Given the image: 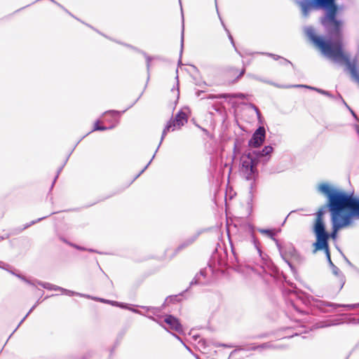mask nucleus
Listing matches in <instances>:
<instances>
[{
    "mask_svg": "<svg viewBox=\"0 0 359 359\" xmlns=\"http://www.w3.org/2000/svg\"><path fill=\"white\" fill-rule=\"evenodd\" d=\"M317 191L327 198V207L330 212L332 232L326 231L327 245L330 238L336 239L337 232L351 225L353 218H359V199L343 191L337 189L326 182L318 185Z\"/></svg>",
    "mask_w": 359,
    "mask_h": 359,
    "instance_id": "obj_1",
    "label": "nucleus"
},
{
    "mask_svg": "<svg viewBox=\"0 0 359 359\" xmlns=\"http://www.w3.org/2000/svg\"><path fill=\"white\" fill-rule=\"evenodd\" d=\"M340 23L337 27L330 25L323 27L330 40L325 41L323 37L316 34L315 29L311 26L304 28V32L312 43L320 49L321 53L327 59L339 65H346L353 80L359 83V72L357 69V57L350 60L349 55L343 50V27L344 22L342 19L337 18Z\"/></svg>",
    "mask_w": 359,
    "mask_h": 359,
    "instance_id": "obj_2",
    "label": "nucleus"
},
{
    "mask_svg": "<svg viewBox=\"0 0 359 359\" xmlns=\"http://www.w3.org/2000/svg\"><path fill=\"white\" fill-rule=\"evenodd\" d=\"M300 8L303 18H308L313 11L322 10L324 14L320 18V23L323 27L330 25L338 26L339 22L337 20L338 15L345 10V6L339 4L337 0H294Z\"/></svg>",
    "mask_w": 359,
    "mask_h": 359,
    "instance_id": "obj_3",
    "label": "nucleus"
},
{
    "mask_svg": "<svg viewBox=\"0 0 359 359\" xmlns=\"http://www.w3.org/2000/svg\"><path fill=\"white\" fill-rule=\"evenodd\" d=\"M240 172L247 180H255L258 175L256 159L249 153L243 154L241 158Z\"/></svg>",
    "mask_w": 359,
    "mask_h": 359,
    "instance_id": "obj_4",
    "label": "nucleus"
},
{
    "mask_svg": "<svg viewBox=\"0 0 359 359\" xmlns=\"http://www.w3.org/2000/svg\"><path fill=\"white\" fill-rule=\"evenodd\" d=\"M325 206L321 208L317 212L316 222L313 226V233L316 235L317 245L324 246L325 245V240L327 238L326 234L325 224L323 221V215L325 213Z\"/></svg>",
    "mask_w": 359,
    "mask_h": 359,
    "instance_id": "obj_5",
    "label": "nucleus"
},
{
    "mask_svg": "<svg viewBox=\"0 0 359 359\" xmlns=\"http://www.w3.org/2000/svg\"><path fill=\"white\" fill-rule=\"evenodd\" d=\"M187 121L188 118L186 113L182 111H180L176 114L175 119L170 120V121L168 122L167 125L165 126V128L163 130L161 141L155 151V154L157 152L158 148L160 147L167 133L169 132L170 130L173 131L176 129L180 128L182 126L187 123Z\"/></svg>",
    "mask_w": 359,
    "mask_h": 359,
    "instance_id": "obj_6",
    "label": "nucleus"
},
{
    "mask_svg": "<svg viewBox=\"0 0 359 359\" xmlns=\"http://www.w3.org/2000/svg\"><path fill=\"white\" fill-rule=\"evenodd\" d=\"M313 253H314V254L316 253V252L320 251V250L324 251V252L325 253L327 260L329 263L330 266L332 269V273L336 276H337L339 278V285L338 290L339 291L341 290L345 283L344 277L341 273L339 269L337 266H336L332 262L331 257H330V250H329V246L327 245V242L325 241V245L324 246H320V247H318L317 245V242H315L313 243Z\"/></svg>",
    "mask_w": 359,
    "mask_h": 359,
    "instance_id": "obj_7",
    "label": "nucleus"
},
{
    "mask_svg": "<svg viewBox=\"0 0 359 359\" xmlns=\"http://www.w3.org/2000/svg\"><path fill=\"white\" fill-rule=\"evenodd\" d=\"M127 109H125V110H123L122 111H116V110H109V111H105L103 114V116H106L107 114H110L111 118H113V120L111 121L112 123V124L110 126H109V127L100 126L99 125L100 124V121H97L95 123L94 128H93V130L92 131H95V130H109V129L114 128V127H116L119 123L118 117L123 113H124Z\"/></svg>",
    "mask_w": 359,
    "mask_h": 359,
    "instance_id": "obj_8",
    "label": "nucleus"
},
{
    "mask_svg": "<svg viewBox=\"0 0 359 359\" xmlns=\"http://www.w3.org/2000/svg\"><path fill=\"white\" fill-rule=\"evenodd\" d=\"M276 247L283 259L287 263V264L290 268H292V265L289 262L288 259L289 257H294L297 255V251L294 245L292 243H286L284 245H282L279 243V245H276Z\"/></svg>",
    "mask_w": 359,
    "mask_h": 359,
    "instance_id": "obj_9",
    "label": "nucleus"
},
{
    "mask_svg": "<svg viewBox=\"0 0 359 359\" xmlns=\"http://www.w3.org/2000/svg\"><path fill=\"white\" fill-rule=\"evenodd\" d=\"M273 151V148L270 146H265L262 151H253L252 152H249L250 155L256 161L259 163H262V164H266L271 158V154Z\"/></svg>",
    "mask_w": 359,
    "mask_h": 359,
    "instance_id": "obj_10",
    "label": "nucleus"
},
{
    "mask_svg": "<svg viewBox=\"0 0 359 359\" xmlns=\"http://www.w3.org/2000/svg\"><path fill=\"white\" fill-rule=\"evenodd\" d=\"M318 307L323 312H331L339 307L345 308L346 309V310H351L356 308H359V303L353 304H339L325 302H320L318 304Z\"/></svg>",
    "mask_w": 359,
    "mask_h": 359,
    "instance_id": "obj_11",
    "label": "nucleus"
},
{
    "mask_svg": "<svg viewBox=\"0 0 359 359\" xmlns=\"http://www.w3.org/2000/svg\"><path fill=\"white\" fill-rule=\"evenodd\" d=\"M266 130L264 127L259 126L253 133L248 144L251 147L257 148L260 147L265 140Z\"/></svg>",
    "mask_w": 359,
    "mask_h": 359,
    "instance_id": "obj_12",
    "label": "nucleus"
},
{
    "mask_svg": "<svg viewBox=\"0 0 359 359\" xmlns=\"http://www.w3.org/2000/svg\"><path fill=\"white\" fill-rule=\"evenodd\" d=\"M254 79L257 80V81H262V82H264V83H269V84L273 85V86L278 87V88H291V87H294V88H309V89H311V90H314L317 91L318 93H320L322 95H326V96L330 97H332V95L330 94V93L329 91L324 90L320 89V88L311 87V86H306V85H293V86H280L278 84H276V83H273L272 81L263 79L259 78L258 76H254Z\"/></svg>",
    "mask_w": 359,
    "mask_h": 359,
    "instance_id": "obj_13",
    "label": "nucleus"
},
{
    "mask_svg": "<svg viewBox=\"0 0 359 359\" xmlns=\"http://www.w3.org/2000/svg\"><path fill=\"white\" fill-rule=\"evenodd\" d=\"M247 95L244 93H222L218 95L208 94L201 97V99H220V98H239L245 99Z\"/></svg>",
    "mask_w": 359,
    "mask_h": 359,
    "instance_id": "obj_14",
    "label": "nucleus"
},
{
    "mask_svg": "<svg viewBox=\"0 0 359 359\" xmlns=\"http://www.w3.org/2000/svg\"><path fill=\"white\" fill-rule=\"evenodd\" d=\"M164 322L168 324L170 329L177 332H182V326L179 320L172 315H167L164 319Z\"/></svg>",
    "mask_w": 359,
    "mask_h": 359,
    "instance_id": "obj_15",
    "label": "nucleus"
},
{
    "mask_svg": "<svg viewBox=\"0 0 359 359\" xmlns=\"http://www.w3.org/2000/svg\"><path fill=\"white\" fill-rule=\"evenodd\" d=\"M0 268L1 269H3L7 271H8L9 273H11V274L17 276L18 278H19L20 279H21L22 280H23L24 282H25L26 283L30 285H35V283L34 282H32L31 280H28L27 278H26L25 276L20 275V274H18V273H15L14 271H13L12 270L10 269V266L7 264H5L2 262H0Z\"/></svg>",
    "mask_w": 359,
    "mask_h": 359,
    "instance_id": "obj_16",
    "label": "nucleus"
},
{
    "mask_svg": "<svg viewBox=\"0 0 359 359\" xmlns=\"http://www.w3.org/2000/svg\"><path fill=\"white\" fill-rule=\"evenodd\" d=\"M200 233H196L194 235H192L191 236L189 237L188 238H187L184 241H183L177 248V250H181L185 248H187V246L190 245L191 244H192L196 239L198 237Z\"/></svg>",
    "mask_w": 359,
    "mask_h": 359,
    "instance_id": "obj_17",
    "label": "nucleus"
},
{
    "mask_svg": "<svg viewBox=\"0 0 359 359\" xmlns=\"http://www.w3.org/2000/svg\"><path fill=\"white\" fill-rule=\"evenodd\" d=\"M259 232L263 235H266L268 237L271 238L275 242L276 245H279V241L275 238V233L273 230L267 229H259Z\"/></svg>",
    "mask_w": 359,
    "mask_h": 359,
    "instance_id": "obj_18",
    "label": "nucleus"
},
{
    "mask_svg": "<svg viewBox=\"0 0 359 359\" xmlns=\"http://www.w3.org/2000/svg\"><path fill=\"white\" fill-rule=\"evenodd\" d=\"M338 324L339 323L337 320H327L318 323L316 324V328H323Z\"/></svg>",
    "mask_w": 359,
    "mask_h": 359,
    "instance_id": "obj_19",
    "label": "nucleus"
},
{
    "mask_svg": "<svg viewBox=\"0 0 359 359\" xmlns=\"http://www.w3.org/2000/svg\"><path fill=\"white\" fill-rule=\"evenodd\" d=\"M201 277H205V270H201L199 273L196 275L194 280L191 282V285L203 283L202 281L201 280Z\"/></svg>",
    "mask_w": 359,
    "mask_h": 359,
    "instance_id": "obj_20",
    "label": "nucleus"
},
{
    "mask_svg": "<svg viewBox=\"0 0 359 359\" xmlns=\"http://www.w3.org/2000/svg\"><path fill=\"white\" fill-rule=\"evenodd\" d=\"M62 292H63L65 294H66L67 296H70V297L71 296H74V295H76V296H79V297L90 298V295L83 294H81V293H79V292H74V291H72V290H67V289H65V288H63Z\"/></svg>",
    "mask_w": 359,
    "mask_h": 359,
    "instance_id": "obj_21",
    "label": "nucleus"
},
{
    "mask_svg": "<svg viewBox=\"0 0 359 359\" xmlns=\"http://www.w3.org/2000/svg\"><path fill=\"white\" fill-rule=\"evenodd\" d=\"M90 299H95V300H97V301H99L100 302H102V303H106V304H111L112 306L114 305H118V302H116V301H111V300H107V299H102V298H97V297H91Z\"/></svg>",
    "mask_w": 359,
    "mask_h": 359,
    "instance_id": "obj_22",
    "label": "nucleus"
},
{
    "mask_svg": "<svg viewBox=\"0 0 359 359\" xmlns=\"http://www.w3.org/2000/svg\"><path fill=\"white\" fill-rule=\"evenodd\" d=\"M149 319L156 322V323H158L159 325H161V327H163V328L166 329L165 327L163 325V323L161 321V316H156V317H154V316H146Z\"/></svg>",
    "mask_w": 359,
    "mask_h": 359,
    "instance_id": "obj_23",
    "label": "nucleus"
},
{
    "mask_svg": "<svg viewBox=\"0 0 359 359\" xmlns=\"http://www.w3.org/2000/svg\"><path fill=\"white\" fill-rule=\"evenodd\" d=\"M258 351H262L264 349L273 348L275 346L271 343H264L260 345H257Z\"/></svg>",
    "mask_w": 359,
    "mask_h": 359,
    "instance_id": "obj_24",
    "label": "nucleus"
},
{
    "mask_svg": "<svg viewBox=\"0 0 359 359\" xmlns=\"http://www.w3.org/2000/svg\"><path fill=\"white\" fill-rule=\"evenodd\" d=\"M35 283L36 284L41 285V287H43V288L46 289V290H53V284H51V283H46V282H41V281H39V280H36Z\"/></svg>",
    "mask_w": 359,
    "mask_h": 359,
    "instance_id": "obj_25",
    "label": "nucleus"
},
{
    "mask_svg": "<svg viewBox=\"0 0 359 359\" xmlns=\"http://www.w3.org/2000/svg\"><path fill=\"white\" fill-rule=\"evenodd\" d=\"M39 300L36 302V303L30 309V310L28 311V313L26 314V316L21 320L14 332L20 326V325L23 323V321L27 318V317L33 311V310L37 306V305L39 304Z\"/></svg>",
    "mask_w": 359,
    "mask_h": 359,
    "instance_id": "obj_26",
    "label": "nucleus"
},
{
    "mask_svg": "<svg viewBox=\"0 0 359 359\" xmlns=\"http://www.w3.org/2000/svg\"><path fill=\"white\" fill-rule=\"evenodd\" d=\"M222 24L223 27H224V29H225L226 32H227V34H228V36H229V40H230V41H231V44H232V45H233V46L234 47V48H235L236 51V52H238V53L240 54V53L237 50V49H236V48L235 43H234V41H233V37H232L231 34H230L229 31V30L225 27V26H224V25L223 22H222Z\"/></svg>",
    "mask_w": 359,
    "mask_h": 359,
    "instance_id": "obj_27",
    "label": "nucleus"
},
{
    "mask_svg": "<svg viewBox=\"0 0 359 359\" xmlns=\"http://www.w3.org/2000/svg\"><path fill=\"white\" fill-rule=\"evenodd\" d=\"M154 156H155V154H154V156H152V158L149 161V162L146 165V166L135 176V177L133 179V182L134 180H135L137 177H139L145 171V170L148 168V166L151 163V161L154 159Z\"/></svg>",
    "mask_w": 359,
    "mask_h": 359,
    "instance_id": "obj_28",
    "label": "nucleus"
},
{
    "mask_svg": "<svg viewBox=\"0 0 359 359\" xmlns=\"http://www.w3.org/2000/svg\"><path fill=\"white\" fill-rule=\"evenodd\" d=\"M46 217V216L43 217H41V218H39L37 220H33V221H32L30 223L27 224H26V225H25V226L22 229V230H21V231H22V230H24V229H25L28 228V227H29V226H30L31 225L34 224H36V222H39V221H41L42 219H45Z\"/></svg>",
    "mask_w": 359,
    "mask_h": 359,
    "instance_id": "obj_29",
    "label": "nucleus"
},
{
    "mask_svg": "<svg viewBox=\"0 0 359 359\" xmlns=\"http://www.w3.org/2000/svg\"><path fill=\"white\" fill-rule=\"evenodd\" d=\"M260 54H262V55H266L271 57H272L273 60H280V56L278 55H276V54H273V53H259Z\"/></svg>",
    "mask_w": 359,
    "mask_h": 359,
    "instance_id": "obj_30",
    "label": "nucleus"
},
{
    "mask_svg": "<svg viewBox=\"0 0 359 359\" xmlns=\"http://www.w3.org/2000/svg\"><path fill=\"white\" fill-rule=\"evenodd\" d=\"M143 309H145L147 311H151L154 315H156L158 309L155 307H147V306H141Z\"/></svg>",
    "mask_w": 359,
    "mask_h": 359,
    "instance_id": "obj_31",
    "label": "nucleus"
},
{
    "mask_svg": "<svg viewBox=\"0 0 359 359\" xmlns=\"http://www.w3.org/2000/svg\"><path fill=\"white\" fill-rule=\"evenodd\" d=\"M184 22H182V33H181V50L180 54L182 53L183 46H184Z\"/></svg>",
    "mask_w": 359,
    "mask_h": 359,
    "instance_id": "obj_32",
    "label": "nucleus"
},
{
    "mask_svg": "<svg viewBox=\"0 0 359 359\" xmlns=\"http://www.w3.org/2000/svg\"><path fill=\"white\" fill-rule=\"evenodd\" d=\"M280 64L282 65H292V63L290 61H289L288 60H287L284 57H282L280 59Z\"/></svg>",
    "mask_w": 359,
    "mask_h": 359,
    "instance_id": "obj_33",
    "label": "nucleus"
},
{
    "mask_svg": "<svg viewBox=\"0 0 359 359\" xmlns=\"http://www.w3.org/2000/svg\"><path fill=\"white\" fill-rule=\"evenodd\" d=\"M144 56L146 57V61H147V71L149 72V69H150V62H151V57L148 56L145 53H144Z\"/></svg>",
    "mask_w": 359,
    "mask_h": 359,
    "instance_id": "obj_34",
    "label": "nucleus"
},
{
    "mask_svg": "<svg viewBox=\"0 0 359 359\" xmlns=\"http://www.w3.org/2000/svg\"><path fill=\"white\" fill-rule=\"evenodd\" d=\"M114 306H118V307H121V308L125 309H130V307L128 305L123 304V303H121V302H118V305H114Z\"/></svg>",
    "mask_w": 359,
    "mask_h": 359,
    "instance_id": "obj_35",
    "label": "nucleus"
},
{
    "mask_svg": "<svg viewBox=\"0 0 359 359\" xmlns=\"http://www.w3.org/2000/svg\"><path fill=\"white\" fill-rule=\"evenodd\" d=\"M290 306L292 307L294 310H295L298 313H302V311L297 307V306L294 304L292 300L290 302Z\"/></svg>",
    "mask_w": 359,
    "mask_h": 359,
    "instance_id": "obj_36",
    "label": "nucleus"
},
{
    "mask_svg": "<svg viewBox=\"0 0 359 359\" xmlns=\"http://www.w3.org/2000/svg\"><path fill=\"white\" fill-rule=\"evenodd\" d=\"M339 98L342 100L343 103H344V104H345V105H346V106L349 109V110L351 111V112L352 115H353L355 118H356V115H355V112H354L353 110H351V109L348 107V105H347V104L345 102V101L342 99V97H341V95H339Z\"/></svg>",
    "mask_w": 359,
    "mask_h": 359,
    "instance_id": "obj_37",
    "label": "nucleus"
},
{
    "mask_svg": "<svg viewBox=\"0 0 359 359\" xmlns=\"http://www.w3.org/2000/svg\"><path fill=\"white\" fill-rule=\"evenodd\" d=\"M257 346L252 345L249 348H246V350L247 351H249V350H252V351L258 350V348H257ZM241 350H245V348H241Z\"/></svg>",
    "mask_w": 359,
    "mask_h": 359,
    "instance_id": "obj_38",
    "label": "nucleus"
},
{
    "mask_svg": "<svg viewBox=\"0 0 359 359\" xmlns=\"http://www.w3.org/2000/svg\"><path fill=\"white\" fill-rule=\"evenodd\" d=\"M62 290H63V287H61L55 285H53V290H52L62 292Z\"/></svg>",
    "mask_w": 359,
    "mask_h": 359,
    "instance_id": "obj_39",
    "label": "nucleus"
},
{
    "mask_svg": "<svg viewBox=\"0 0 359 359\" xmlns=\"http://www.w3.org/2000/svg\"><path fill=\"white\" fill-rule=\"evenodd\" d=\"M245 69L243 68L242 70L240 72L238 76H237L236 80L239 79L245 74Z\"/></svg>",
    "mask_w": 359,
    "mask_h": 359,
    "instance_id": "obj_40",
    "label": "nucleus"
},
{
    "mask_svg": "<svg viewBox=\"0 0 359 359\" xmlns=\"http://www.w3.org/2000/svg\"><path fill=\"white\" fill-rule=\"evenodd\" d=\"M129 310L133 311V312H134V313H135L143 315L142 313L140 311L137 310V309H133V308L130 307V309H129Z\"/></svg>",
    "mask_w": 359,
    "mask_h": 359,
    "instance_id": "obj_41",
    "label": "nucleus"
},
{
    "mask_svg": "<svg viewBox=\"0 0 359 359\" xmlns=\"http://www.w3.org/2000/svg\"><path fill=\"white\" fill-rule=\"evenodd\" d=\"M62 169V167H61V168L57 170V175L55 176V179H54V182H53V184H54V183H55V182L56 179L57 178V177H58V175H59L60 172H61ZM53 184H52V187H53Z\"/></svg>",
    "mask_w": 359,
    "mask_h": 359,
    "instance_id": "obj_42",
    "label": "nucleus"
},
{
    "mask_svg": "<svg viewBox=\"0 0 359 359\" xmlns=\"http://www.w3.org/2000/svg\"><path fill=\"white\" fill-rule=\"evenodd\" d=\"M72 246H74L75 248L78 249V250H85V248H81L79 245H72Z\"/></svg>",
    "mask_w": 359,
    "mask_h": 359,
    "instance_id": "obj_43",
    "label": "nucleus"
},
{
    "mask_svg": "<svg viewBox=\"0 0 359 359\" xmlns=\"http://www.w3.org/2000/svg\"><path fill=\"white\" fill-rule=\"evenodd\" d=\"M203 93H204V92H203V91H202V90H198V91H197V92H196V96H197V97H201V95L202 94H203Z\"/></svg>",
    "mask_w": 359,
    "mask_h": 359,
    "instance_id": "obj_44",
    "label": "nucleus"
},
{
    "mask_svg": "<svg viewBox=\"0 0 359 359\" xmlns=\"http://www.w3.org/2000/svg\"><path fill=\"white\" fill-rule=\"evenodd\" d=\"M50 1H52V2H53V3H55V4H57L59 7H60L61 8L65 9V8H64L62 5H60V4L57 3V2H56V1H55L54 0H50Z\"/></svg>",
    "mask_w": 359,
    "mask_h": 359,
    "instance_id": "obj_45",
    "label": "nucleus"
},
{
    "mask_svg": "<svg viewBox=\"0 0 359 359\" xmlns=\"http://www.w3.org/2000/svg\"><path fill=\"white\" fill-rule=\"evenodd\" d=\"M355 130H356L357 134H358V136H359V126H357V125H355Z\"/></svg>",
    "mask_w": 359,
    "mask_h": 359,
    "instance_id": "obj_46",
    "label": "nucleus"
},
{
    "mask_svg": "<svg viewBox=\"0 0 359 359\" xmlns=\"http://www.w3.org/2000/svg\"><path fill=\"white\" fill-rule=\"evenodd\" d=\"M172 335H173L175 337H176L177 339H179L182 343H183V342H182V339H181V338H180V337H178L177 334H172Z\"/></svg>",
    "mask_w": 359,
    "mask_h": 359,
    "instance_id": "obj_47",
    "label": "nucleus"
},
{
    "mask_svg": "<svg viewBox=\"0 0 359 359\" xmlns=\"http://www.w3.org/2000/svg\"><path fill=\"white\" fill-rule=\"evenodd\" d=\"M257 251H258V252L259 254V256L262 257V251H261V250L257 248Z\"/></svg>",
    "mask_w": 359,
    "mask_h": 359,
    "instance_id": "obj_48",
    "label": "nucleus"
},
{
    "mask_svg": "<svg viewBox=\"0 0 359 359\" xmlns=\"http://www.w3.org/2000/svg\"><path fill=\"white\" fill-rule=\"evenodd\" d=\"M64 11H65L67 13H68L69 14V15H72V13H69V11L67 10V9H63Z\"/></svg>",
    "mask_w": 359,
    "mask_h": 359,
    "instance_id": "obj_49",
    "label": "nucleus"
},
{
    "mask_svg": "<svg viewBox=\"0 0 359 359\" xmlns=\"http://www.w3.org/2000/svg\"><path fill=\"white\" fill-rule=\"evenodd\" d=\"M184 345V346L186 347L187 349H188L189 351H190V348L187 346L185 345L184 344H183Z\"/></svg>",
    "mask_w": 359,
    "mask_h": 359,
    "instance_id": "obj_50",
    "label": "nucleus"
},
{
    "mask_svg": "<svg viewBox=\"0 0 359 359\" xmlns=\"http://www.w3.org/2000/svg\"><path fill=\"white\" fill-rule=\"evenodd\" d=\"M196 359H200V358L198 355H196Z\"/></svg>",
    "mask_w": 359,
    "mask_h": 359,
    "instance_id": "obj_51",
    "label": "nucleus"
}]
</instances>
